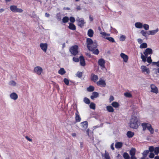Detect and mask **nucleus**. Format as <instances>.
<instances>
[{
  "label": "nucleus",
  "instance_id": "nucleus-1",
  "mask_svg": "<svg viewBox=\"0 0 159 159\" xmlns=\"http://www.w3.org/2000/svg\"><path fill=\"white\" fill-rule=\"evenodd\" d=\"M87 48L88 49L92 51L93 53L98 55L99 54V51L98 49H96L97 46V43L96 41H93L90 38H87L86 39Z\"/></svg>",
  "mask_w": 159,
  "mask_h": 159
},
{
  "label": "nucleus",
  "instance_id": "nucleus-2",
  "mask_svg": "<svg viewBox=\"0 0 159 159\" xmlns=\"http://www.w3.org/2000/svg\"><path fill=\"white\" fill-rule=\"evenodd\" d=\"M138 118L137 116H132L129 120V125L134 129H136L138 127Z\"/></svg>",
  "mask_w": 159,
  "mask_h": 159
},
{
  "label": "nucleus",
  "instance_id": "nucleus-3",
  "mask_svg": "<svg viewBox=\"0 0 159 159\" xmlns=\"http://www.w3.org/2000/svg\"><path fill=\"white\" fill-rule=\"evenodd\" d=\"M153 53V51L151 48H146L144 51L143 53L144 55H143L141 52L140 53L141 55V58L142 59V61L145 62L146 61V59L148 55H151Z\"/></svg>",
  "mask_w": 159,
  "mask_h": 159
},
{
  "label": "nucleus",
  "instance_id": "nucleus-4",
  "mask_svg": "<svg viewBox=\"0 0 159 159\" xmlns=\"http://www.w3.org/2000/svg\"><path fill=\"white\" fill-rule=\"evenodd\" d=\"M78 47L77 45H75L71 47L70 49V51L73 55H76L78 53Z\"/></svg>",
  "mask_w": 159,
  "mask_h": 159
},
{
  "label": "nucleus",
  "instance_id": "nucleus-5",
  "mask_svg": "<svg viewBox=\"0 0 159 159\" xmlns=\"http://www.w3.org/2000/svg\"><path fill=\"white\" fill-rule=\"evenodd\" d=\"M10 9L11 11L14 12L21 13L23 10L20 8H18L17 6L15 5H11L10 7Z\"/></svg>",
  "mask_w": 159,
  "mask_h": 159
},
{
  "label": "nucleus",
  "instance_id": "nucleus-6",
  "mask_svg": "<svg viewBox=\"0 0 159 159\" xmlns=\"http://www.w3.org/2000/svg\"><path fill=\"white\" fill-rule=\"evenodd\" d=\"M43 69L41 67L37 66L34 68V72L38 75H40Z\"/></svg>",
  "mask_w": 159,
  "mask_h": 159
},
{
  "label": "nucleus",
  "instance_id": "nucleus-7",
  "mask_svg": "<svg viewBox=\"0 0 159 159\" xmlns=\"http://www.w3.org/2000/svg\"><path fill=\"white\" fill-rule=\"evenodd\" d=\"M97 85L101 87H105L106 85L105 81L101 79H100L99 81L96 83Z\"/></svg>",
  "mask_w": 159,
  "mask_h": 159
},
{
  "label": "nucleus",
  "instance_id": "nucleus-8",
  "mask_svg": "<svg viewBox=\"0 0 159 159\" xmlns=\"http://www.w3.org/2000/svg\"><path fill=\"white\" fill-rule=\"evenodd\" d=\"M99 65L102 67L101 69L103 70L105 68V61L103 59H100L98 61Z\"/></svg>",
  "mask_w": 159,
  "mask_h": 159
},
{
  "label": "nucleus",
  "instance_id": "nucleus-9",
  "mask_svg": "<svg viewBox=\"0 0 159 159\" xmlns=\"http://www.w3.org/2000/svg\"><path fill=\"white\" fill-rule=\"evenodd\" d=\"M136 152V149L134 148H132L129 152V154L131 155L130 159H137L135 156Z\"/></svg>",
  "mask_w": 159,
  "mask_h": 159
},
{
  "label": "nucleus",
  "instance_id": "nucleus-10",
  "mask_svg": "<svg viewBox=\"0 0 159 159\" xmlns=\"http://www.w3.org/2000/svg\"><path fill=\"white\" fill-rule=\"evenodd\" d=\"M76 21L78 22V25L81 27L84 25L85 23L84 19L82 18H80L79 17H78L76 18Z\"/></svg>",
  "mask_w": 159,
  "mask_h": 159
},
{
  "label": "nucleus",
  "instance_id": "nucleus-11",
  "mask_svg": "<svg viewBox=\"0 0 159 159\" xmlns=\"http://www.w3.org/2000/svg\"><path fill=\"white\" fill-rule=\"evenodd\" d=\"M39 45L42 50L44 52H46L48 48V44L47 43H41Z\"/></svg>",
  "mask_w": 159,
  "mask_h": 159
},
{
  "label": "nucleus",
  "instance_id": "nucleus-12",
  "mask_svg": "<svg viewBox=\"0 0 159 159\" xmlns=\"http://www.w3.org/2000/svg\"><path fill=\"white\" fill-rule=\"evenodd\" d=\"M141 69L143 73H146V74H148L150 73V70L149 68H147L145 66H142L141 67Z\"/></svg>",
  "mask_w": 159,
  "mask_h": 159
},
{
  "label": "nucleus",
  "instance_id": "nucleus-13",
  "mask_svg": "<svg viewBox=\"0 0 159 159\" xmlns=\"http://www.w3.org/2000/svg\"><path fill=\"white\" fill-rule=\"evenodd\" d=\"M81 126L82 127L81 130H85L88 126V123L86 121H84L81 123Z\"/></svg>",
  "mask_w": 159,
  "mask_h": 159
},
{
  "label": "nucleus",
  "instance_id": "nucleus-14",
  "mask_svg": "<svg viewBox=\"0 0 159 159\" xmlns=\"http://www.w3.org/2000/svg\"><path fill=\"white\" fill-rule=\"evenodd\" d=\"M151 91L152 92L157 93L158 92L157 87L154 84H152L151 85Z\"/></svg>",
  "mask_w": 159,
  "mask_h": 159
},
{
  "label": "nucleus",
  "instance_id": "nucleus-15",
  "mask_svg": "<svg viewBox=\"0 0 159 159\" xmlns=\"http://www.w3.org/2000/svg\"><path fill=\"white\" fill-rule=\"evenodd\" d=\"M10 98L11 99L15 100L17 99L18 96L17 94L14 92L11 93L10 95Z\"/></svg>",
  "mask_w": 159,
  "mask_h": 159
},
{
  "label": "nucleus",
  "instance_id": "nucleus-16",
  "mask_svg": "<svg viewBox=\"0 0 159 159\" xmlns=\"http://www.w3.org/2000/svg\"><path fill=\"white\" fill-rule=\"evenodd\" d=\"M90 78L91 80L94 82H96L98 79V76L93 74H91Z\"/></svg>",
  "mask_w": 159,
  "mask_h": 159
},
{
  "label": "nucleus",
  "instance_id": "nucleus-17",
  "mask_svg": "<svg viewBox=\"0 0 159 159\" xmlns=\"http://www.w3.org/2000/svg\"><path fill=\"white\" fill-rule=\"evenodd\" d=\"M120 56L123 59L124 61L125 62H127L128 57L127 55L124 53H121L120 54Z\"/></svg>",
  "mask_w": 159,
  "mask_h": 159
},
{
  "label": "nucleus",
  "instance_id": "nucleus-18",
  "mask_svg": "<svg viewBox=\"0 0 159 159\" xmlns=\"http://www.w3.org/2000/svg\"><path fill=\"white\" fill-rule=\"evenodd\" d=\"M80 63L81 66H84L85 65V63L84 59L83 56H81L80 57Z\"/></svg>",
  "mask_w": 159,
  "mask_h": 159
},
{
  "label": "nucleus",
  "instance_id": "nucleus-19",
  "mask_svg": "<svg viewBox=\"0 0 159 159\" xmlns=\"http://www.w3.org/2000/svg\"><path fill=\"white\" fill-rule=\"evenodd\" d=\"M79 113L78 110H77L76 112L75 113V120L76 122H80L81 120V118L79 114Z\"/></svg>",
  "mask_w": 159,
  "mask_h": 159
},
{
  "label": "nucleus",
  "instance_id": "nucleus-20",
  "mask_svg": "<svg viewBox=\"0 0 159 159\" xmlns=\"http://www.w3.org/2000/svg\"><path fill=\"white\" fill-rule=\"evenodd\" d=\"M102 156L103 159H111L109 153L106 150L104 154H102Z\"/></svg>",
  "mask_w": 159,
  "mask_h": 159
},
{
  "label": "nucleus",
  "instance_id": "nucleus-21",
  "mask_svg": "<svg viewBox=\"0 0 159 159\" xmlns=\"http://www.w3.org/2000/svg\"><path fill=\"white\" fill-rule=\"evenodd\" d=\"M158 30H159L158 28L154 30H149L148 31V35H154L155 34L157 33Z\"/></svg>",
  "mask_w": 159,
  "mask_h": 159
},
{
  "label": "nucleus",
  "instance_id": "nucleus-22",
  "mask_svg": "<svg viewBox=\"0 0 159 159\" xmlns=\"http://www.w3.org/2000/svg\"><path fill=\"white\" fill-rule=\"evenodd\" d=\"M98 93L96 92H94L92 93V95L91 96L90 98L93 100L94 98H97L98 96Z\"/></svg>",
  "mask_w": 159,
  "mask_h": 159
},
{
  "label": "nucleus",
  "instance_id": "nucleus-23",
  "mask_svg": "<svg viewBox=\"0 0 159 159\" xmlns=\"http://www.w3.org/2000/svg\"><path fill=\"white\" fill-rule=\"evenodd\" d=\"M135 26L137 28L141 29L143 27V25L141 22H136L135 24Z\"/></svg>",
  "mask_w": 159,
  "mask_h": 159
},
{
  "label": "nucleus",
  "instance_id": "nucleus-24",
  "mask_svg": "<svg viewBox=\"0 0 159 159\" xmlns=\"http://www.w3.org/2000/svg\"><path fill=\"white\" fill-rule=\"evenodd\" d=\"M93 34L94 32L92 29H90L88 30L87 34L89 37H92L93 36Z\"/></svg>",
  "mask_w": 159,
  "mask_h": 159
},
{
  "label": "nucleus",
  "instance_id": "nucleus-25",
  "mask_svg": "<svg viewBox=\"0 0 159 159\" xmlns=\"http://www.w3.org/2000/svg\"><path fill=\"white\" fill-rule=\"evenodd\" d=\"M123 144L120 142H117L115 144V147L117 148H120L122 146Z\"/></svg>",
  "mask_w": 159,
  "mask_h": 159
},
{
  "label": "nucleus",
  "instance_id": "nucleus-26",
  "mask_svg": "<svg viewBox=\"0 0 159 159\" xmlns=\"http://www.w3.org/2000/svg\"><path fill=\"white\" fill-rule=\"evenodd\" d=\"M107 110L109 112H113L114 111V109L111 106H108L106 107Z\"/></svg>",
  "mask_w": 159,
  "mask_h": 159
},
{
  "label": "nucleus",
  "instance_id": "nucleus-27",
  "mask_svg": "<svg viewBox=\"0 0 159 159\" xmlns=\"http://www.w3.org/2000/svg\"><path fill=\"white\" fill-rule=\"evenodd\" d=\"M58 73L59 74L62 75L66 73V71L64 68H62L60 69L58 71Z\"/></svg>",
  "mask_w": 159,
  "mask_h": 159
},
{
  "label": "nucleus",
  "instance_id": "nucleus-28",
  "mask_svg": "<svg viewBox=\"0 0 159 159\" xmlns=\"http://www.w3.org/2000/svg\"><path fill=\"white\" fill-rule=\"evenodd\" d=\"M68 28L69 29L72 30H75L76 29V27L75 25L74 24L71 23H70L69 24V25L68 26Z\"/></svg>",
  "mask_w": 159,
  "mask_h": 159
},
{
  "label": "nucleus",
  "instance_id": "nucleus-29",
  "mask_svg": "<svg viewBox=\"0 0 159 159\" xmlns=\"http://www.w3.org/2000/svg\"><path fill=\"white\" fill-rule=\"evenodd\" d=\"M134 135V133L131 131H128L127 133V135L129 138H131Z\"/></svg>",
  "mask_w": 159,
  "mask_h": 159
},
{
  "label": "nucleus",
  "instance_id": "nucleus-30",
  "mask_svg": "<svg viewBox=\"0 0 159 159\" xmlns=\"http://www.w3.org/2000/svg\"><path fill=\"white\" fill-rule=\"evenodd\" d=\"M149 125L150 124L145 123H143L142 124V125L143 128V131L145 130L147 128L148 129V127H149Z\"/></svg>",
  "mask_w": 159,
  "mask_h": 159
},
{
  "label": "nucleus",
  "instance_id": "nucleus-31",
  "mask_svg": "<svg viewBox=\"0 0 159 159\" xmlns=\"http://www.w3.org/2000/svg\"><path fill=\"white\" fill-rule=\"evenodd\" d=\"M112 106L115 108H117L119 106V104L118 102H114L111 103Z\"/></svg>",
  "mask_w": 159,
  "mask_h": 159
},
{
  "label": "nucleus",
  "instance_id": "nucleus-32",
  "mask_svg": "<svg viewBox=\"0 0 159 159\" xmlns=\"http://www.w3.org/2000/svg\"><path fill=\"white\" fill-rule=\"evenodd\" d=\"M148 31L147 32L144 30H142L140 31V33L144 36L146 38L148 35Z\"/></svg>",
  "mask_w": 159,
  "mask_h": 159
},
{
  "label": "nucleus",
  "instance_id": "nucleus-33",
  "mask_svg": "<svg viewBox=\"0 0 159 159\" xmlns=\"http://www.w3.org/2000/svg\"><path fill=\"white\" fill-rule=\"evenodd\" d=\"M94 90V87L92 86H90L87 89V90L88 92H92Z\"/></svg>",
  "mask_w": 159,
  "mask_h": 159
},
{
  "label": "nucleus",
  "instance_id": "nucleus-34",
  "mask_svg": "<svg viewBox=\"0 0 159 159\" xmlns=\"http://www.w3.org/2000/svg\"><path fill=\"white\" fill-rule=\"evenodd\" d=\"M148 129L149 131L151 134H153L154 133V129L150 125H149V127L148 128Z\"/></svg>",
  "mask_w": 159,
  "mask_h": 159
},
{
  "label": "nucleus",
  "instance_id": "nucleus-35",
  "mask_svg": "<svg viewBox=\"0 0 159 159\" xmlns=\"http://www.w3.org/2000/svg\"><path fill=\"white\" fill-rule=\"evenodd\" d=\"M139 47L141 48H146L147 47V44L146 43H143L140 45Z\"/></svg>",
  "mask_w": 159,
  "mask_h": 159
},
{
  "label": "nucleus",
  "instance_id": "nucleus-36",
  "mask_svg": "<svg viewBox=\"0 0 159 159\" xmlns=\"http://www.w3.org/2000/svg\"><path fill=\"white\" fill-rule=\"evenodd\" d=\"M8 84L10 86H15L16 85V83L13 80H11L9 82Z\"/></svg>",
  "mask_w": 159,
  "mask_h": 159
},
{
  "label": "nucleus",
  "instance_id": "nucleus-37",
  "mask_svg": "<svg viewBox=\"0 0 159 159\" xmlns=\"http://www.w3.org/2000/svg\"><path fill=\"white\" fill-rule=\"evenodd\" d=\"M69 20V18L67 16H65L63 18L62 21L63 23H66Z\"/></svg>",
  "mask_w": 159,
  "mask_h": 159
},
{
  "label": "nucleus",
  "instance_id": "nucleus-38",
  "mask_svg": "<svg viewBox=\"0 0 159 159\" xmlns=\"http://www.w3.org/2000/svg\"><path fill=\"white\" fill-rule=\"evenodd\" d=\"M123 156L125 159H129V155L126 152H125L123 154Z\"/></svg>",
  "mask_w": 159,
  "mask_h": 159
},
{
  "label": "nucleus",
  "instance_id": "nucleus-39",
  "mask_svg": "<svg viewBox=\"0 0 159 159\" xmlns=\"http://www.w3.org/2000/svg\"><path fill=\"white\" fill-rule=\"evenodd\" d=\"M154 151L155 155H158L159 153V147H157L155 148Z\"/></svg>",
  "mask_w": 159,
  "mask_h": 159
},
{
  "label": "nucleus",
  "instance_id": "nucleus-40",
  "mask_svg": "<svg viewBox=\"0 0 159 159\" xmlns=\"http://www.w3.org/2000/svg\"><path fill=\"white\" fill-rule=\"evenodd\" d=\"M84 102L87 104H89L90 103L89 99L85 97L84 99Z\"/></svg>",
  "mask_w": 159,
  "mask_h": 159
},
{
  "label": "nucleus",
  "instance_id": "nucleus-41",
  "mask_svg": "<svg viewBox=\"0 0 159 159\" xmlns=\"http://www.w3.org/2000/svg\"><path fill=\"white\" fill-rule=\"evenodd\" d=\"M83 73L81 72L78 71L76 74V76L79 78H81L82 76Z\"/></svg>",
  "mask_w": 159,
  "mask_h": 159
},
{
  "label": "nucleus",
  "instance_id": "nucleus-42",
  "mask_svg": "<svg viewBox=\"0 0 159 159\" xmlns=\"http://www.w3.org/2000/svg\"><path fill=\"white\" fill-rule=\"evenodd\" d=\"M106 39H107L110 42H111L112 43L115 42V40L114 39L111 37H107L106 38Z\"/></svg>",
  "mask_w": 159,
  "mask_h": 159
},
{
  "label": "nucleus",
  "instance_id": "nucleus-43",
  "mask_svg": "<svg viewBox=\"0 0 159 159\" xmlns=\"http://www.w3.org/2000/svg\"><path fill=\"white\" fill-rule=\"evenodd\" d=\"M143 27L144 29L146 30H148L149 28V25H148L146 24H145L143 25Z\"/></svg>",
  "mask_w": 159,
  "mask_h": 159
},
{
  "label": "nucleus",
  "instance_id": "nucleus-44",
  "mask_svg": "<svg viewBox=\"0 0 159 159\" xmlns=\"http://www.w3.org/2000/svg\"><path fill=\"white\" fill-rule=\"evenodd\" d=\"M90 108L92 109H95V104L93 102L91 103L90 105Z\"/></svg>",
  "mask_w": 159,
  "mask_h": 159
},
{
  "label": "nucleus",
  "instance_id": "nucleus-45",
  "mask_svg": "<svg viewBox=\"0 0 159 159\" xmlns=\"http://www.w3.org/2000/svg\"><path fill=\"white\" fill-rule=\"evenodd\" d=\"M125 38L126 36L125 35H122L120 36L119 40L121 41H123L125 40Z\"/></svg>",
  "mask_w": 159,
  "mask_h": 159
},
{
  "label": "nucleus",
  "instance_id": "nucleus-46",
  "mask_svg": "<svg viewBox=\"0 0 159 159\" xmlns=\"http://www.w3.org/2000/svg\"><path fill=\"white\" fill-rule=\"evenodd\" d=\"M149 151L148 150L144 151L142 153L143 156L146 157L149 153Z\"/></svg>",
  "mask_w": 159,
  "mask_h": 159
},
{
  "label": "nucleus",
  "instance_id": "nucleus-47",
  "mask_svg": "<svg viewBox=\"0 0 159 159\" xmlns=\"http://www.w3.org/2000/svg\"><path fill=\"white\" fill-rule=\"evenodd\" d=\"M124 95L125 97H128V98H130V97H131V96H132L131 94L130 93H128V92H126V93H125Z\"/></svg>",
  "mask_w": 159,
  "mask_h": 159
},
{
  "label": "nucleus",
  "instance_id": "nucleus-48",
  "mask_svg": "<svg viewBox=\"0 0 159 159\" xmlns=\"http://www.w3.org/2000/svg\"><path fill=\"white\" fill-rule=\"evenodd\" d=\"M147 59H146V61L149 63H151L152 62V60L151 59V57L150 56L148 57H147Z\"/></svg>",
  "mask_w": 159,
  "mask_h": 159
},
{
  "label": "nucleus",
  "instance_id": "nucleus-49",
  "mask_svg": "<svg viewBox=\"0 0 159 159\" xmlns=\"http://www.w3.org/2000/svg\"><path fill=\"white\" fill-rule=\"evenodd\" d=\"M154 154L152 152H150L149 155V157L150 158H153L154 157Z\"/></svg>",
  "mask_w": 159,
  "mask_h": 159
},
{
  "label": "nucleus",
  "instance_id": "nucleus-50",
  "mask_svg": "<svg viewBox=\"0 0 159 159\" xmlns=\"http://www.w3.org/2000/svg\"><path fill=\"white\" fill-rule=\"evenodd\" d=\"M100 34L102 35V36L104 38H105V37L107 35H109V34H107L106 33L102 32V31H101L100 32Z\"/></svg>",
  "mask_w": 159,
  "mask_h": 159
},
{
  "label": "nucleus",
  "instance_id": "nucleus-51",
  "mask_svg": "<svg viewBox=\"0 0 159 159\" xmlns=\"http://www.w3.org/2000/svg\"><path fill=\"white\" fill-rule=\"evenodd\" d=\"M154 148L153 146H150L149 148V151L151 152H152L154 150Z\"/></svg>",
  "mask_w": 159,
  "mask_h": 159
},
{
  "label": "nucleus",
  "instance_id": "nucleus-52",
  "mask_svg": "<svg viewBox=\"0 0 159 159\" xmlns=\"http://www.w3.org/2000/svg\"><path fill=\"white\" fill-rule=\"evenodd\" d=\"M64 82L66 85H69V81L66 78H65L64 79Z\"/></svg>",
  "mask_w": 159,
  "mask_h": 159
},
{
  "label": "nucleus",
  "instance_id": "nucleus-53",
  "mask_svg": "<svg viewBox=\"0 0 159 159\" xmlns=\"http://www.w3.org/2000/svg\"><path fill=\"white\" fill-rule=\"evenodd\" d=\"M69 20L72 23L74 22L75 20V18L73 17H70Z\"/></svg>",
  "mask_w": 159,
  "mask_h": 159
},
{
  "label": "nucleus",
  "instance_id": "nucleus-54",
  "mask_svg": "<svg viewBox=\"0 0 159 159\" xmlns=\"http://www.w3.org/2000/svg\"><path fill=\"white\" fill-rule=\"evenodd\" d=\"M73 61L75 62H78L79 61V59L78 58L73 57Z\"/></svg>",
  "mask_w": 159,
  "mask_h": 159
},
{
  "label": "nucleus",
  "instance_id": "nucleus-55",
  "mask_svg": "<svg viewBox=\"0 0 159 159\" xmlns=\"http://www.w3.org/2000/svg\"><path fill=\"white\" fill-rule=\"evenodd\" d=\"M25 138L27 139L28 141L32 142V139L30 138L28 136H25Z\"/></svg>",
  "mask_w": 159,
  "mask_h": 159
},
{
  "label": "nucleus",
  "instance_id": "nucleus-56",
  "mask_svg": "<svg viewBox=\"0 0 159 159\" xmlns=\"http://www.w3.org/2000/svg\"><path fill=\"white\" fill-rule=\"evenodd\" d=\"M114 100V97L112 96H111L110 97V98L109 99L110 102H111L112 101H113Z\"/></svg>",
  "mask_w": 159,
  "mask_h": 159
},
{
  "label": "nucleus",
  "instance_id": "nucleus-57",
  "mask_svg": "<svg viewBox=\"0 0 159 159\" xmlns=\"http://www.w3.org/2000/svg\"><path fill=\"white\" fill-rule=\"evenodd\" d=\"M138 42L139 43L141 44L143 42V40L141 39H138Z\"/></svg>",
  "mask_w": 159,
  "mask_h": 159
},
{
  "label": "nucleus",
  "instance_id": "nucleus-58",
  "mask_svg": "<svg viewBox=\"0 0 159 159\" xmlns=\"http://www.w3.org/2000/svg\"><path fill=\"white\" fill-rule=\"evenodd\" d=\"M114 143H112V144H111V149L112 150H114Z\"/></svg>",
  "mask_w": 159,
  "mask_h": 159
},
{
  "label": "nucleus",
  "instance_id": "nucleus-59",
  "mask_svg": "<svg viewBox=\"0 0 159 159\" xmlns=\"http://www.w3.org/2000/svg\"><path fill=\"white\" fill-rule=\"evenodd\" d=\"M63 9L64 10H70V9L69 8V7H64V8H63Z\"/></svg>",
  "mask_w": 159,
  "mask_h": 159
},
{
  "label": "nucleus",
  "instance_id": "nucleus-60",
  "mask_svg": "<svg viewBox=\"0 0 159 159\" xmlns=\"http://www.w3.org/2000/svg\"><path fill=\"white\" fill-rule=\"evenodd\" d=\"M76 9L78 10H81V8L79 6H78L77 7H76Z\"/></svg>",
  "mask_w": 159,
  "mask_h": 159
},
{
  "label": "nucleus",
  "instance_id": "nucleus-61",
  "mask_svg": "<svg viewBox=\"0 0 159 159\" xmlns=\"http://www.w3.org/2000/svg\"><path fill=\"white\" fill-rule=\"evenodd\" d=\"M71 135L73 137H75L76 135V134L75 133H73Z\"/></svg>",
  "mask_w": 159,
  "mask_h": 159
},
{
  "label": "nucleus",
  "instance_id": "nucleus-62",
  "mask_svg": "<svg viewBox=\"0 0 159 159\" xmlns=\"http://www.w3.org/2000/svg\"><path fill=\"white\" fill-rule=\"evenodd\" d=\"M154 159H159V156H157L154 157Z\"/></svg>",
  "mask_w": 159,
  "mask_h": 159
},
{
  "label": "nucleus",
  "instance_id": "nucleus-63",
  "mask_svg": "<svg viewBox=\"0 0 159 159\" xmlns=\"http://www.w3.org/2000/svg\"><path fill=\"white\" fill-rule=\"evenodd\" d=\"M156 64L157 65V67H159V61H158L157 62Z\"/></svg>",
  "mask_w": 159,
  "mask_h": 159
},
{
  "label": "nucleus",
  "instance_id": "nucleus-64",
  "mask_svg": "<svg viewBox=\"0 0 159 159\" xmlns=\"http://www.w3.org/2000/svg\"><path fill=\"white\" fill-rule=\"evenodd\" d=\"M146 157H145L143 156L140 159H148V158H146Z\"/></svg>",
  "mask_w": 159,
  "mask_h": 159
}]
</instances>
